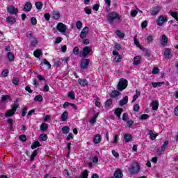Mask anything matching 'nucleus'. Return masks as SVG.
<instances>
[{
	"label": "nucleus",
	"instance_id": "obj_1",
	"mask_svg": "<svg viewBox=\"0 0 178 178\" xmlns=\"http://www.w3.org/2000/svg\"><path fill=\"white\" fill-rule=\"evenodd\" d=\"M107 20L110 24H113L115 23V20L122 22V15H119V13L115 11H113L108 14Z\"/></svg>",
	"mask_w": 178,
	"mask_h": 178
},
{
	"label": "nucleus",
	"instance_id": "obj_2",
	"mask_svg": "<svg viewBox=\"0 0 178 178\" xmlns=\"http://www.w3.org/2000/svg\"><path fill=\"white\" fill-rule=\"evenodd\" d=\"M140 163H138V162L137 161H134L131 164V168L129 169L130 173H131V175H136L137 173H138V172H140Z\"/></svg>",
	"mask_w": 178,
	"mask_h": 178
},
{
	"label": "nucleus",
	"instance_id": "obj_3",
	"mask_svg": "<svg viewBox=\"0 0 178 178\" xmlns=\"http://www.w3.org/2000/svg\"><path fill=\"white\" fill-rule=\"evenodd\" d=\"M128 83L127 79L121 78L118 84V91H123V90H125V88H127Z\"/></svg>",
	"mask_w": 178,
	"mask_h": 178
},
{
	"label": "nucleus",
	"instance_id": "obj_4",
	"mask_svg": "<svg viewBox=\"0 0 178 178\" xmlns=\"http://www.w3.org/2000/svg\"><path fill=\"white\" fill-rule=\"evenodd\" d=\"M26 37L31 40V47H33V48H35L37 47V44H38V40L34 35H33V33L31 32L26 33Z\"/></svg>",
	"mask_w": 178,
	"mask_h": 178
},
{
	"label": "nucleus",
	"instance_id": "obj_5",
	"mask_svg": "<svg viewBox=\"0 0 178 178\" xmlns=\"http://www.w3.org/2000/svg\"><path fill=\"white\" fill-rule=\"evenodd\" d=\"M19 108V104H14L11 106V109L8 110L6 114V118H10V116H13L15 115L16 111H17V108Z\"/></svg>",
	"mask_w": 178,
	"mask_h": 178
},
{
	"label": "nucleus",
	"instance_id": "obj_6",
	"mask_svg": "<svg viewBox=\"0 0 178 178\" xmlns=\"http://www.w3.org/2000/svg\"><path fill=\"white\" fill-rule=\"evenodd\" d=\"M56 29L60 32V33H66V30H67V26L62 23V22H59L57 25H56Z\"/></svg>",
	"mask_w": 178,
	"mask_h": 178
},
{
	"label": "nucleus",
	"instance_id": "obj_7",
	"mask_svg": "<svg viewBox=\"0 0 178 178\" xmlns=\"http://www.w3.org/2000/svg\"><path fill=\"white\" fill-rule=\"evenodd\" d=\"M168 22V17L160 15L156 20L157 26H163L165 22Z\"/></svg>",
	"mask_w": 178,
	"mask_h": 178
},
{
	"label": "nucleus",
	"instance_id": "obj_8",
	"mask_svg": "<svg viewBox=\"0 0 178 178\" xmlns=\"http://www.w3.org/2000/svg\"><path fill=\"white\" fill-rule=\"evenodd\" d=\"M7 10L10 15H17V13H19V10L15 8L13 6H9L7 8Z\"/></svg>",
	"mask_w": 178,
	"mask_h": 178
},
{
	"label": "nucleus",
	"instance_id": "obj_9",
	"mask_svg": "<svg viewBox=\"0 0 178 178\" xmlns=\"http://www.w3.org/2000/svg\"><path fill=\"white\" fill-rule=\"evenodd\" d=\"M92 49L90 47H86L83 49V52L81 54V56L82 58H85V56H87V55H88V54H90V52H91Z\"/></svg>",
	"mask_w": 178,
	"mask_h": 178
},
{
	"label": "nucleus",
	"instance_id": "obj_10",
	"mask_svg": "<svg viewBox=\"0 0 178 178\" xmlns=\"http://www.w3.org/2000/svg\"><path fill=\"white\" fill-rule=\"evenodd\" d=\"M161 6H157L152 8V10H151V15L152 16H156V15H158L161 12Z\"/></svg>",
	"mask_w": 178,
	"mask_h": 178
},
{
	"label": "nucleus",
	"instance_id": "obj_11",
	"mask_svg": "<svg viewBox=\"0 0 178 178\" xmlns=\"http://www.w3.org/2000/svg\"><path fill=\"white\" fill-rule=\"evenodd\" d=\"M89 30L90 29H88V27H84L79 35L81 38H86V37H87V35L88 34Z\"/></svg>",
	"mask_w": 178,
	"mask_h": 178
},
{
	"label": "nucleus",
	"instance_id": "obj_12",
	"mask_svg": "<svg viewBox=\"0 0 178 178\" xmlns=\"http://www.w3.org/2000/svg\"><path fill=\"white\" fill-rule=\"evenodd\" d=\"M90 65V59L86 58L84 59L81 63V67L82 69H87L88 68V65Z\"/></svg>",
	"mask_w": 178,
	"mask_h": 178
},
{
	"label": "nucleus",
	"instance_id": "obj_13",
	"mask_svg": "<svg viewBox=\"0 0 178 178\" xmlns=\"http://www.w3.org/2000/svg\"><path fill=\"white\" fill-rule=\"evenodd\" d=\"M168 41H169V39L167 38L166 35L163 34L161 36V44L162 47H166V45H168Z\"/></svg>",
	"mask_w": 178,
	"mask_h": 178
},
{
	"label": "nucleus",
	"instance_id": "obj_14",
	"mask_svg": "<svg viewBox=\"0 0 178 178\" xmlns=\"http://www.w3.org/2000/svg\"><path fill=\"white\" fill-rule=\"evenodd\" d=\"M33 9V5L30 2H26L24 7V12H30Z\"/></svg>",
	"mask_w": 178,
	"mask_h": 178
},
{
	"label": "nucleus",
	"instance_id": "obj_15",
	"mask_svg": "<svg viewBox=\"0 0 178 178\" xmlns=\"http://www.w3.org/2000/svg\"><path fill=\"white\" fill-rule=\"evenodd\" d=\"M165 58H172L173 56L172 55V49L170 48H165L164 51Z\"/></svg>",
	"mask_w": 178,
	"mask_h": 178
},
{
	"label": "nucleus",
	"instance_id": "obj_16",
	"mask_svg": "<svg viewBox=\"0 0 178 178\" xmlns=\"http://www.w3.org/2000/svg\"><path fill=\"white\" fill-rule=\"evenodd\" d=\"M102 140V137L99 134H97L93 138V143L94 144H99Z\"/></svg>",
	"mask_w": 178,
	"mask_h": 178
},
{
	"label": "nucleus",
	"instance_id": "obj_17",
	"mask_svg": "<svg viewBox=\"0 0 178 178\" xmlns=\"http://www.w3.org/2000/svg\"><path fill=\"white\" fill-rule=\"evenodd\" d=\"M124 139L125 142L130 143V141L133 140V136H131L130 134H125L124 135Z\"/></svg>",
	"mask_w": 178,
	"mask_h": 178
},
{
	"label": "nucleus",
	"instance_id": "obj_18",
	"mask_svg": "<svg viewBox=\"0 0 178 178\" xmlns=\"http://www.w3.org/2000/svg\"><path fill=\"white\" fill-rule=\"evenodd\" d=\"M52 17L54 20H59L60 19V13L58 11H53Z\"/></svg>",
	"mask_w": 178,
	"mask_h": 178
},
{
	"label": "nucleus",
	"instance_id": "obj_19",
	"mask_svg": "<svg viewBox=\"0 0 178 178\" xmlns=\"http://www.w3.org/2000/svg\"><path fill=\"white\" fill-rule=\"evenodd\" d=\"M129 102V97L125 96L122 100L120 101L119 105L120 106H123L126 105Z\"/></svg>",
	"mask_w": 178,
	"mask_h": 178
},
{
	"label": "nucleus",
	"instance_id": "obj_20",
	"mask_svg": "<svg viewBox=\"0 0 178 178\" xmlns=\"http://www.w3.org/2000/svg\"><path fill=\"white\" fill-rule=\"evenodd\" d=\"M114 177L115 178H122L123 177V172H122V170H117L114 172Z\"/></svg>",
	"mask_w": 178,
	"mask_h": 178
},
{
	"label": "nucleus",
	"instance_id": "obj_21",
	"mask_svg": "<svg viewBox=\"0 0 178 178\" xmlns=\"http://www.w3.org/2000/svg\"><path fill=\"white\" fill-rule=\"evenodd\" d=\"M78 82L79 83L80 86H81V87H86V86L88 85V81L86 79H79Z\"/></svg>",
	"mask_w": 178,
	"mask_h": 178
},
{
	"label": "nucleus",
	"instance_id": "obj_22",
	"mask_svg": "<svg viewBox=\"0 0 178 178\" xmlns=\"http://www.w3.org/2000/svg\"><path fill=\"white\" fill-rule=\"evenodd\" d=\"M141 63V56H136L134 58V65H137Z\"/></svg>",
	"mask_w": 178,
	"mask_h": 178
},
{
	"label": "nucleus",
	"instance_id": "obj_23",
	"mask_svg": "<svg viewBox=\"0 0 178 178\" xmlns=\"http://www.w3.org/2000/svg\"><path fill=\"white\" fill-rule=\"evenodd\" d=\"M151 106L153 111H156L158 109V107L159 106V102L158 101L152 102Z\"/></svg>",
	"mask_w": 178,
	"mask_h": 178
},
{
	"label": "nucleus",
	"instance_id": "obj_24",
	"mask_svg": "<svg viewBox=\"0 0 178 178\" xmlns=\"http://www.w3.org/2000/svg\"><path fill=\"white\" fill-rule=\"evenodd\" d=\"M122 112H123V108H118L115 109L114 113H115V115H116V116H117V118H118V119H120V115H122Z\"/></svg>",
	"mask_w": 178,
	"mask_h": 178
},
{
	"label": "nucleus",
	"instance_id": "obj_25",
	"mask_svg": "<svg viewBox=\"0 0 178 178\" xmlns=\"http://www.w3.org/2000/svg\"><path fill=\"white\" fill-rule=\"evenodd\" d=\"M6 22L9 23V24H15V23H16V18L13 17H8L6 18Z\"/></svg>",
	"mask_w": 178,
	"mask_h": 178
},
{
	"label": "nucleus",
	"instance_id": "obj_26",
	"mask_svg": "<svg viewBox=\"0 0 178 178\" xmlns=\"http://www.w3.org/2000/svg\"><path fill=\"white\" fill-rule=\"evenodd\" d=\"M33 55L35 58H40V56H42V50L37 49L33 52Z\"/></svg>",
	"mask_w": 178,
	"mask_h": 178
},
{
	"label": "nucleus",
	"instance_id": "obj_27",
	"mask_svg": "<svg viewBox=\"0 0 178 178\" xmlns=\"http://www.w3.org/2000/svg\"><path fill=\"white\" fill-rule=\"evenodd\" d=\"M141 95V91L136 90V95H134L132 102H136L137 101V98Z\"/></svg>",
	"mask_w": 178,
	"mask_h": 178
},
{
	"label": "nucleus",
	"instance_id": "obj_28",
	"mask_svg": "<svg viewBox=\"0 0 178 178\" xmlns=\"http://www.w3.org/2000/svg\"><path fill=\"white\" fill-rule=\"evenodd\" d=\"M119 95H120V92L118 90H113L111 92L110 97L112 98H116V97H119Z\"/></svg>",
	"mask_w": 178,
	"mask_h": 178
},
{
	"label": "nucleus",
	"instance_id": "obj_29",
	"mask_svg": "<svg viewBox=\"0 0 178 178\" xmlns=\"http://www.w3.org/2000/svg\"><path fill=\"white\" fill-rule=\"evenodd\" d=\"M48 127H49L48 124L43 122L40 125V130L42 131H47L48 130Z\"/></svg>",
	"mask_w": 178,
	"mask_h": 178
},
{
	"label": "nucleus",
	"instance_id": "obj_30",
	"mask_svg": "<svg viewBox=\"0 0 178 178\" xmlns=\"http://www.w3.org/2000/svg\"><path fill=\"white\" fill-rule=\"evenodd\" d=\"M165 84V82H152V86L154 87V88H156V87H161V86H163Z\"/></svg>",
	"mask_w": 178,
	"mask_h": 178
},
{
	"label": "nucleus",
	"instance_id": "obj_31",
	"mask_svg": "<svg viewBox=\"0 0 178 178\" xmlns=\"http://www.w3.org/2000/svg\"><path fill=\"white\" fill-rule=\"evenodd\" d=\"M41 66H44V65H47L48 69H51V63L47 60V59H43L40 63Z\"/></svg>",
	"mask_w": 178,
	"mask_h": 178
},
{
	"label": "nucleus",
	"instance_id": "obj_32",
	"mask_svg": "<svg viewBox=\"0 0 178 178\" xmlns=\"http://www.w3.org/2000/svg\"><path fill=\"white\" fill-rule=\"evenodd\" d=\"M69 116V113H67V112L65 111L64 113H63V114L61 115V120L63 122H66V120H67V117Z\"/></svg>",
	"mask_w": 178,
	"mask_h": 178
},
{
	"label": "nucleus",
	"instance_id": "obj_33",
	"mask_svg": "<svg viewBox=\"0 0 178 178\" xmlns=\"http://www.w3.org/2000/svg\"><path fill=\"white\" fill-rule=\"evenodd\" d=\"M7 56L10 62H13L15 60V54H13V53L8 52Z\"/></svg>",
	"mask_w": 178,
	"mask_h": 178
},
{
	"label": "nucleus",
	"instance_id": "obj_34",
	"mask_svg": "<svg viewBox=\"0 0 178 178\" xmlns=\"http://www.w3.org/2000/svg\"><path fill=\"white\" fill-rule=\"evenodd\" d=\"M47 138H48V136L45 134H42L39 136L40 141H47Z\"/></svg>",
	"mask_w": 178,
	"mask_h": 178
},
{
	"label": "nucleus",
	"instance_id": "obj_35",
	"mask_svg": "<svg viewBox=\"0 0 178 178\" xmlns=\"http://www.w3.org/2000/svg\"><path fill=\"white\" fill-rule=\"evenodd\" d=\"M35 6L36 7V9L40 10L42 9V6H44V5L42 4V3L41 1H38L35 3Z\"/></svg>",
	"mask_w": 178,
	"mask_h": 178
},
{
	"label": "nucleus",
	"instance_id": "obj_36",
	"mask_svg": "<svg viewBox=\"0 0 178 178\" xmlns=\"http://www.w3.org/2000/svg\"><path fill=\"white\" fill-rule=\"evenodd\" d=\"M7 122L9 124L10 130H13V120H12V118H9L7 120Z\"/></svg>",
	"mask_w": 178,
	"mask_h": 178
},
{
	"label": "nucleus",
	"instance_id": "obj_37",
	"mask_svg": "<svg viewBox=\"0 0 178 178\" xmlns=\"http://www.w3.org/2000/svg\"><path fill=\"white\" fill-rule=\"evenodd\" d=\"M62 132L63 133V134H67V133H69L70 131V128H69V127L65 126L63 127L62 129Z\"/></svg>",
	"mask_w": 178,
	"mask_h": 178
},
{
	"label": "nucleus",
	"instance_id": "obj_38",
	"mask_svg": "<svg viewBox=\"0 0 178 178\" xmlns=\"http://www.w3.org/2000/svg\"><path fill=\"white\" fill-rule=\"evenodd\" d=\"M134 42L135 45L138 47V48H141V45L140 44V41H138V40H137V35L134 36Z\"/></svg>",
	"mask_w": 178,
	"mask_h": 178
},
{
	"label": "nucleus",
	"instance_id": "obj_39",
	"mask_svg": "<svg viewBox=\"0 0 178 178\" xmlns=\"http://www.w3.org/2000/svg\"><path fill=\"white\" fill-rule=\"evenodd\" d=\"M76 27L77 30H81L83 27V22H81V21H77L76 23Z\"/></svg>",
	"mask_w": 178,
	"mask_h": 178
},
{
	"label": "nucleus",
	"instance_id": "obj_40",
	"mask_svg": "<svg viewBox=\"0 0 178 178\" xmlns=\"http://www.w3.org/2000/svg\"><path fill=\"white\" fill-rule=\"evenodd\" d=\"M79 178H88V171L85 170L84 172L79 176Z\"/></svg>",
	"mask_w": 178,
	"mask_h": 178
},
{
	"label": "nucleus",
	"instance_id": "obj_41",
	"mask_svg": "<svg viewBox=\"0 0 178 178\" xmlns=\"http://www.w3.org/2000/svg\"><path fill=\"white\" fill-rule=\"evenodd\" d=\"M40 146H41V144H40V142L36 141L33 143V144L31 146V148L32 149H35V148H37V147H40Z\"/></svg>",
	"mask_w": 178,
	"mask_h": 178
},
{
	"label": "nucleus",
	"instance_id": "obj_42",
	"mask_svg": "<svg viewBox=\"0 0 178 178\" xmlns=\"http://www.w3.org/2000/svg\"><path fill=\"white\" fill-rule=\"evenodd\" d=\"M168 144H169V141L165 140L164 142V143L161 146V151H162V152H164V151L166 149V147H168Z\"/></svg>",
	"mask_w": 178,
	"mask_h": 178
},
{
	"label": "nucleus",
	"instance_id": "obj_43",
	"mask_svg": "<svg viewBox=\"0 0 178 178\" xmlns=\"http://www.w3.org/2000/svg\"><path fill=\"white\" fill-rule=\"evenodd\" d=\"M149 135L151 140H155L158 136V135H156L155 134H154V132H152V131H149Z\"/></svg>",
	"mask_w": 178,
	"mask_h": 178
},
{
	"label": "nucleus",
	"instance_id": "obj_44",
	"mask_svg": "<svg viewBox=\"0 0 178 178\" xmlns=\"http://www.w3.org/2000/svg\"><path fill=\"white\" fill-rule=\"evenodd\" d=\"M147 44H151V43L154 42V37L151 35H148L147 37Z\"/></svg>",
	"mask_w": 178,
	"mask_h": 178
},
{
	"label": "nucleus",
	"instance_id": "obj_45",
	"mask_svg": "<svg viewBox=\"0 0 178 178\" xmlns=\"http://www.w3.org/2000/svg\"><path fill=\"white\" fill-rule=\"evenodd\" d=\"M68 97L71 99H76V95L74 94V92H73V91H71V92H68Z\"/></svg>",
	"mask_w": 178,
	"mask_h": 178
},
{
	"label": "nucleus",
	"instance_id": "obj_46",
	"mask_svg": "<svg viewBox=\"0 0 178 178\" xmlns=\"http://www.w3.org/2000/svg\"><path fill=\"white\" fill-rule=\"evenodd\" d=\"M38 154V152H37V150H35L32 154L31 155V161L33 162V161H34V158H35V156H37V155Z\"/></svg>",
	"mask_w": 178,
	"mask_h": 178
},
{
	"label": "nucleus",
	"instance_id": "obj_47",
	"mask_svg": "<svg viewBox=\"0 0 178 178\" xmlns=\"http://www.w3.org/2000/svg\"><path fill=\"white\" fill-rule=\"evenodd\" d=\"M112 105V99H109L105 102V106L106 108H109Z\"/></svg>",
	"mask_w": 178,
	"mask_h": 178
},
{
	"label": "nucleus",
	"instance_id": "obj_48",
	"mask_svg": "<svg viewBox=\"0 0 178 178\" xmlns=\"http://www.w3.org/2000/svg\"><path fill=\"white\" fill-rule=\"evenodd\" d=\"M8 74H9V70H4L1 72L2 77H8Z\"/></svg>",
	"mask_w": 178,
	"mask_h": 178
},
{
	"label": "nucleus",
	"instance_id": "obj_49",
	"mask_svg": "<svg viewBox=\"0 0 178 178\" xmlns=\"http://www.w3.org/2000/svg\"><path fill=\"white\" fill-rule=\"evenodd\" d=\"M115 33L120 38H123L124 37V34L119 30L116 31Z\"/></svg>",
	"mask_w": 178,
	"mask_h": 178
},
{
	"label": "nucleus",
	"instance_id": "obj_50",
	"mask_svg": "<svg viewBox=\"0 0 178 178\" xmlns=\"http://www.w3.org/2000/svg\"><path fill=\"white\" fill-rule=\"evenodd\" d=\"M8 99H10V96L9 95H3L1 98V102H6Z\"/></svg>",
	"mask_w": 178,
	"mask_h": 178
},
{
	"label": "nucleus",
	"instance_id": "obj_51",
	"mask_svg": "<svg viewBox=\"0 0 178 178\" xmlns=\"http://www.w3.org/2000/svg\"><path fill=\"white\" fill-rule=\"evenodd\" d=\"M170 15L175 17V20L178 21V13L177 12H171Z\"/></svg>",
	"mask_w": 178,
	"mask_h": 178
},
{
	"label": "nucleus",
	"instance_id": "obj_52",
	"mask_svg": "<svg viewBox=\"0 0 178 178\" xmlns=\"http://www.w3.org/2000/svg\"><path fill=\"white\" fill-rule=\"evenodd\" d=\"M34 101L41 102L42 101V95H37L34 98Z\"/></svg>",
	"mask_w": 178,
	"mask_h": 178
},
{
	"label": "nucleus",
	"instance_id": "obj_53",
	"mask_svg": "<svg viewBox=\"0 0 178 178\" xmlns=\"http://www.w3.org/2000/svg\"><path fill=\"white\" fill-rule=\"evenodd\" d=\"M152 73V74H158L159 73V68L158 67H153Z\"/></svg>",
	"mask_w": 178,
	"mask_h": 178
},
{
	"label": "nucleus",
	"instance_id": "obj_54",
	"mask_svg": "<svg viewBox=\"0 0 178 178\" xmlns=\"http://www.w3.org/2000/svg\"><path fill=\"white\" fill-rule=\"evenodd\" d=\"M33 86H35V87H38V86H40V82L38 81V80H37V79L33 78Z\"/></svg>",
	"mask_w": 178,
	"mask_h": 178
},
{
	"label": "nucleus",
	"instance_id": "obj_55",
	"mask_svg": "<svg viewBox=\"0 0 178 178\" xmlns=\"http://www.w3.org/2000/svg\"><path fill=\"white\" fill-rule=\"evenodd\" d=\"M12 81L15 84V86L19 85V78L14 77V79H13Z\"/></svg>",
	"mask_w": 178,
	"mask_h": 178
},
{
	"label": "nucleus",
	"instance_id": "obj_56",
	"mask_svg": "<svg viewBox=\"0 0 178 178\" xmlns=\"http://www.w3.org/2000/svg\"><path fill=\"white\" fill-rule=\"evenodd\" d=\"M120 60H122V57L120 55L116 56L114 58V61L116 63H119V62H120Z\"/></svg>",
	"mask_w": 178,
	"mask_h": 178
},
{
	"label": "nucleus",
	"instance_id": "obj_57",
	"mask_svg": "<svg viewBox=\"0 0 178 178\" xmlns=\"http://www.w3.org/2000/svg\"><path fill=\"white\" fill-rule=\"evenodd\" d=\"M31 24H33V26H35V24H37V19L35 17H33L31 19Z\"/></svg>",
	"mask_w": 178,
	"mask_h": 178
},
{
	"label": "nucleus",
	"instance_id": "obj_58",
	"mask_svg": "<svg viewBox=\"0 0 178 178\" xmlns=\"http://www.w3.org/2000/svg\"><path fill=\"white\" fill-rule=\"evenodd\" d=\"M138 13V12L136 10H133L132 11H131V16H132V17H136Z\"/></svg>",
	"mask_w": 178,
	"mask_h": 178
},
{
	"label": "nucleus",
	"instance_id": "obj_59",
	"mask_svg": "<svg viewBox=\"0 0 178 178\" xmlns=\"http://www.w3.org/2000/svg\"><path fill=\"white\" fill-rule=\"evenodd\" d=\"M85 13H87V15H91V8L90 7H86L84 8Z\"/></svg>",
	"mask_w": 178,
	"mask_h": 178
},
{
	"label": "nucleus",
	"instance_id": "obj_60",
	"mask_svg": "<svg viewBox=\"0 0 178 178\" xmlns=\"http://www.w3.org/2000/svg\"><path fill=\"white\" fill-rule=\"evenodd\" d=\"M19 140L23 142L27 141V138L26 137V135H20Z\"/></svg>",
	"mask_w": 178,
	"mask_h": 178
},
{
	"label": "nucleus",
	"instance_id": "obj_61",
	"mask_svg": "<svg viewBox=\"0 0 178 178\" xmlns=\"http://www.w3.org/2000/svg\"><path fill=\"white\" fill-rule=\"evenodd\" d=\"M79 49L78 47H75L73 49V54L75 55H79Z\"/></svg>",
	"mask_w": 178,
	"mask_h": 178
},
{
	"label": "nucleus",
	"instance_id": "obj_62",
	"mask_svg": "<svg viewBox=\"0 0 178 178\" xmlns=\"http://www.w3.org/2000/svg\"><path fill=\"white\" fill-rule=\"evenodd\" d=\"M96 122H97V116L92 117L90 120V124H94V123H95Z\"/></svg>",
	"mask_w": 178,
	"mask_h": 178
},
{
	"label": "nucleus",
	"instance_id": "obj_63",
	"mask_svg": "<svg viewBox=\"0 0 178 178\" xmlns=\"http://www.w3.org/2000/svg\"><path fill=\"white\" fill-rule=\"evenodd\" d=\"M149 118V115L148 114H143L140 116V119L142 120H145L146 119H148Z\"/></svg>",
	"mask_w": 178,
	"mask_h": 178
},
{
	"label": "nucleus",
	"instance_id": "obj_64",
	"mask_svg": "<svg viewBox=\"0 0 178 178\" xmlns=\"http://www.w3.org/2000/svg\"><path fill=\"white\" fill-rule=\"evenodd\" d=\"M27 111H28V108L27 107H24L23 109H22V116L24 117L26 116V113H27Z\"/></svg>",
	"mask_w": 178,
	"mask_h": 178
}]
</instances>
